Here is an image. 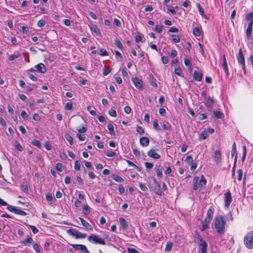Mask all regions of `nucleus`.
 I'll use <instances>...</instances> for the list:
<instances>
[{
	"instance_id": "23",
	"label": "nucleus",
	"mask_w": 253,
	"mask_h": 253,
	"mask_svg": "<svg viewBox=\"0 0 253 253\" xmlns=\"http://www.w3.org/2000/svg\"><path fill=\"white\" fill-rule=\"evenodd\" d=\"M111 177L115 181L118 182H123L124 181V180L121 177L116 174H112Z\"/></svg>"
},
{
	"instance_id": "25",
	"label": "nucleus",
	"mask_w": 253,
	"mask_h": 253,
	"mask_svg": "<svg viewBox=\"0 0 253 253\" xmlns=\"http://www.w3.org/2000/svg\"><path fill=\"white\" fill-rule=\"evenodd\" d=\"M90 29H91V31L92 32H94L95 34H96V35H98V36L100 35V33L99 30L96 25H92L90 27Z\"/></svg>"
},
{
	"instance_id": "14",
	"label": "nucleus",
	"mask_w": 253,
	"mask_h": 253,
	"mask_svg": "<svg viewBox=\"0 0 253 253\" xmlns=\"http://www.w3.org/2000/svg\"><path fill=\"white\" fill-rule=\"evenodd\" d=\"M32 243H33V240L32 238L29 235L27 236L26 238L24 240L21 241V244L25 246H29L30 244Z\"/></svg>"
},
{
	"instance_id": "17",
	"label": "nucleus",
	"mask_w": 253,
	"mask_h": 253,
	"mask_svg": "<svg viewBox=\"0 0 253 253\" xmlns=\"http://www.w3.org/2000/svg\"><path fill=\"white\" fill-rule=\"evenodd\" d=\"M79 219L81 221L82 225L87 230H92L93 228L92 226L88 223L82 217H79Z\"/></svg>"
},
{
	"instance_id": "24",
	"label": "nucleus",
	"mask_w": 253,
	"mask_h": 253,
	"mask_svg": "<svg viewBox=\"0 0 253 253\" xmlns=\"http://www.w3.org/2000/svg\"><path fill=\"white\" fill-rule=\"evenodd\" d=\"M215 117L217 119H222L224 117V114L220 111H215L213 112Z\"/></svg>"
},
{
	"instance_id": "63",
	"label": "nucleus",
	"mask_w": 253,
	"mask_h": 253,
	"mask_svg": "<svg viewBox=\"0 0 253 253\" xmlns=\"http://www.w3.org/2000/svg\"><path fill=\"white\" fill-rule=\"evenodd\" d=\"M21 115L24 120H27L28 118V115L25 111L21 112Z\"/></svg>"
},
{
	"instance_id": "10",
	"label": "nucleus",
	"mask_w": 253,
	"mask_h": 253,
	"mask_svg": "<svg viewBox=\"0 0 253 253\" xmlns=\"http://www.w3.org/2000/svg\"><path fill=\"white\" fill-rule=\"evenodd\" d=\"M155 182V185L153 187V189L155 192V193L158 195L161 196L163 195V192L162 191L161 189V186L160 184L156 182L155 180H154Z\"/></svg>"
},
{
	"instance_id": "45",
	"label": "nucleus",
	"mask_w": 253,
	"mask_h": 253,
	"mask_svg": "<svg viewBox=\"0 0 253 253\" xmlns=\"http://www.w3.org/2000/svg\"><path fill=\"white\" fill-rule=\"evenodd\" d=\"M90 212V209L88 206L85 205L83 210V213L84 215H87Z\"/></svg>"
},
{
	"instance_id": "34",
	"label": "nucleus",
	"mask_w": 253,
	"mask_h": 253,
	"mask_svg": "<svg viewBox=\"0 0 253 253\" xmlns=\"http://www.w3.org/2000/svg\"><path fill=\"white\" fill-rule=\"evenodd\" d=\"M108 128L109 130V132L111 135H115V132L114 131V126L112 124H110L108 125Z\"/></svg>"
},
{
	"instance_id": "19",
	"label": "nucleus",
	"mask_w": 253,
	"mask_h": 253,
	"mask_svg": "<svg viewBox=\"0 0 253 253\" xmlns=\"http://www.w3.org/2000/svg\"><path fill=\"white\" fill-rule=\"evenodd\" d=\"M202 73L198 71H195L193 73V78L197 81H201L202 79Z\"/></svg>"
},
{
	"instance_id": "32",
	"label": "nucleus",
	"mask_w": 253,
	"mask_h": 253,
	"mask_svg": "<svg viewBox=\"0 0 253 253\" xmlns=\"http://www.w3.org/2000/svg\"><path fill=\"white\" fill-rule=\"evenodd\" d=\"M214 103V101L212 98L209 97V100H207L205 103V105L208 107H211V105Z\"/></svg>"
},
{
	"instance_id": "21",
	"label": "nucleus",
	"mask_w": 253,
	"mask_h": 253,
	"mask_svg": "<svg viewBox=\"0 0 253 253\" xmlns=\"http://www.w3.org/2000/svg\"><path fill=\"white\" fill-rule=\"evenodd\" d=\"M223 69L224 71V72L226 73L227 75H228L229 72H228V66H227V63L226 61L225 56L224 55L223 57Z\"/></svg>"
},
{
	"instance_id": "53",
	"label": "nucleus",
	"mask_w": 253,
	"mask_h": 253,
	"mask_svg": "<svg viewBox=\"0 0 253 253\" xmlns=\"http://www.w3.org/2000/svg\"><path fill=\"white\" fill-rule=\"evenodd\" d=\"M174 73L178 76H180L182 74V70L180 67L176 68L174 70Z\"/></svg>"
},
{
	"instance_id": "42",
	"label": "nucleus",
	"mask_w": 253,
	"mask_h": 253,
	"mask_svg": "<svg viewBox=\"0 0 253 253\" xmlns=\"http://www.w3.org/2000/svg\"><path fill=\"white\" fill-rule=\"evenodd\" d=\"M31 143L34 145V146H37V147L38 148H41V142L40 141L38 140H36V139H34L33 140Z\"/></svg>"
},
{
	"instance_id": "60",
	"label": "nucleus",
	"mask_w": 253,
	"mask_h": 253,
	"mask_svg": "<svg viewBox=\"0 0 253 253\" xmlns=\"http://www.w3.org/2000/svg\"><path fill=\"white\" fill-rule=\"evenodd\" d=\"M185 161L187 163H192L193 162V158L191 155H189L187 156Z\"/></svg>"
},
{
	"instance_id": "35",
	"label": "nucleus",
	"mask_w": 253,
	"mask_h": 253,
	"mask_svg": "<svg viewBox=\"0 0 253 253\" xmlns=\"http://www.w3.org/2000/svg\"><path fill=\"white\" fill-rule=\"evenodd\" d=\"M115 42L116 45L118 46V47L120 49H121V50L123 49L124 46H123L122 42L118 39H115Z\"/></svg>"
},
{
	"instance_id": "59",
	"label": "nucleus",
	"mask_w": 253,
	"mask_h": 253,
	"mask_svg": "<svg viewBox=\"0 0 253 253\" xmlns=\"http://www.w3.org/2000/svg\"><path fill=\"white\" fill-rule=\"evenodd\" d=\"M20 54H12L10 56H9L8 59L10 61H12L18 57Z\"/></svg>"
},
{
	"instance_id": "56",
	"label": "nucleus",
	"mask_w": 253,
	"mask_h": 253,
	"mask_svg": "<svg viewBox=\"0 0 253 253\" xmlns=\"http://www.w3.org/2000/svg\"><path fill=\"white\" fill-rule=\"evenodd\" d=\"M127 251L128 253H139V252L134 248H128Z\"/></svg>"
},
{
	"instance_id": "20",
	"label": "nucleus",
	"mask_w": 253,
	"mask_h": 253,
	"mask_svg": "<svg viewBox=\"0 0 253 253\" xmlns=\"http://www.w3.org/2000/svg\"><path fill=\"white\" fill-rule=\"evenodd\" d=\"M231 154V156L232 157L235 156L234 162H235V163H237V150H236V145L235 143H234L233 145H232V148Z\"/></svg>"
},
{
	"instance_id": "28",
	"label": "nucleus",
	"mask_w": 253,
	"mask_h": 253,
	"mask_svg": "<svg viewBox=\"0 0 253 253\" xmlns=\"http://www.w3.org/2000/svg\"><path fill=\"white\" fill-rule=\"evenodd\" d=\"M184 63L185 66L187 67L192 66V64L189 60V57L188 55H185L184 58Z\"/></svg>"
},
{
	"instance_id": "4",
	"label": "nucleus",
	"mask_w": 253,
	"mask_h": 253,
	"mask_svg": "<svg viewBox=\"0 0 253 253\" xmlns=\"http://www.w3.org/2000/svg\"><path fill=\"white\" fill-rule=\"evenodd\" d=\"M67 232L70 235L74 236L76 239H83L86 236L85 234L81 233L74 228H70L67 230Z\"/></svg>"
},
{
	"instance_id": "27",
	"label": "nucleus",
	"mask_w": 253,
	"mask_h": 253,
	"mask_svg": "<svg viewBox=\"0 0 253 253\" xmlns=\"http://www.w3.org/2000/svg\"><path fill=\"white\" fill-rule=\"evenodd\" d=\"M65 138H66V139L69 142L70 144V145H73V143H74V141H73V137L71 136V135H70L69 133H66L65 134Z\"/></svg>"
},
{
	"instance_id": "9",
	"label": "nucleus",
	"mask_w": 253,
	"mask_h": 253,
	"mask_svg": "<svg viewBox=\"0 0 253 253\" xmlns=\"http://www.w3.org/2000/svg\"><path fill=\"white\" fill-rule=\"evenodd\" d=\"M214 162L216 164H219L221 162V154L219 150L214 152Z\"/></svg>"
},
{
	"instance_id": "64",
	"label": "nucleus",
	"mask_w": 253,
	"mask_h": 253,
	"mask_svg": "<svg viewBox=\"0 0 253 253\" xmlns=\"http://www.w3.org/2000/svg\"><path fill=\"white\" fill-rule=\"evenodd\" d=\"M87 127L83 126L82 128L77 129V130L80 133H84L87 131Z\"/></svg>"
},
{
	"instance_id": "44",
	"label": "nucleus",
	"mask_w": 253,
	"mask_h": 253,
	"mask_svg": "<svg viewBox=\"0 0 253 253\" xmlns=\"http://www.w3.org/2000/svg\"><path fill=\"white\" fill-rule=\"evenodd\" d=\"M74 168L77 170H80L81 169V164L78 160H76L75 162Z\"/></svg>"
},
{
	"instance_id": "29",
	"label": "nucleus",
	"mask_w": 253,
	"mask_h": 253,
	"mask_svg": "<svg viewBox=\"0 0 253 253\" xmlns=\"http://www.w3.org/2000/svg\"><path fill=\"white\" fill-rule=\"evenodd\" d=\"M162 170L163 168L161 166H159L158 167H157L156 170V174L160 178L162 177L163 176Z\"/></svg>"
},
{
	"instance_id": "16",
	"label": "nucleus",
	"mask_w": 253,
	"mask_h": 253,
	"mask_svg": "<svg viewBox=\"0 0 253 253\" xmlns=\"http://www.w3.org/2000/svg\"><path fill=\"white\" fill-rule=\"evenodd\" d=\"M140 145L143 147H146L149 145L150 141L147 137H142L139 139Z\"/></svg>"
},
{
	"instance_id": "55",
	"label": "nucleus",
	"mask_w": 253,
	"mask_h": 253,
	"mask_svg": "<svg viewBox=\"0 0 253 253\" xmlns=\"http://www.w3.org/2000/svg\"><path fill=\"white\" fill-rule=\"evenodd\" d=\"M28 226L34 234H36L38 232L39 230L35 226L31 225H29Z\"/></svg>"
},
{
	"instance_id": "37",
	"label": "nucleus",
	"mask_w": 253,
	"mask_h": 253,
	"mask_svg": "<svg viewBox=\"0 0 253 253\" xmlns=\"http://www.w3.org/2000/svg\"><path fill=\"white\" fill-rule=\"evenodd\" d=\"M14 146L19 151L21 152L23 150V148L21 145L17 141L15 142Z\"/></svg>"
},
{
	"instance_id": "12",
	"label": "nucleus",
	"mask_w": 253,
	"mask_h": 253,
	"mask_svg": "<svg viewBox=\"0 0 253 253\" xmlns=\"http://www.w3.org/2000/svg\"><path fill=\"white\" fill-rule=\"evenodd\" d=\"M253 22L250 21L246 30V36L248 39H250L252 34Z\"/></svg>"
},
{
	"instance_id": "39",
	"label": "nucleus",
	"mask_w": 253,
	"mask_h": 253,
	"mask_svg": "<svg viewBox=\"0 0 253 253\" xmlns=\"http://www.w3.org/2000/svg\"><path fill=\"white\" fill-rule=\"evenodd\" d=\"M136 130L140 135L143 134L145 132L144 129H143V128L141 126H136Z\"/></svg>"
},
{
	"instance_id": "1",
	"label": "nucleus",
	"mask_w": 253,
	"mask_h": 253,
	"mask_svg": "<svg viewBox=\"0 0 253 253\" xmlns=\"http://www.w3.org/2000/svg\"><path fill=\"white\" fill-rule=\"evenodd\" d=\"M214 226L217 232L219 234H224L225 232V220L221 215L216 216L214 219Z\"/></svg>"
},
{
	"instance_id": "26",
	"label": "nucleus",
	"mask_w": 253,
	"mask_h": 253,
	"mask_svg": "<svg viewBox=\"0 0 253 253\" xmlns=\"http://www.w3.org/2000/svg\"><path fill=\"white\" fill-rule=\"evenodd\" d=\"M196 5H197V8L198 9V10H199L200 14L203 17H204L207 18V16L205 14V11H204V9L202 8L200 4L199 3H197Z\"/></svg>"
},
{
	"instance_id": "8",
	"label": "nucleus",
	"mask_w": 253,
	"mask_h": 253,
	"mask_svg": "<svg viewBox=\"0 0 253 253\" xmlns=\"http://www.w3.org/2000/svg\"><path fill=\"white\" fill-rule=\"evenodd\" d=\"M132 81L137 88L140 89L142 88L143 82L141 80L139 79L137 77H135L132 79Z\"/></svg>"
},
{
	"instance_id": "30",
	"label": "nucleus",
	"mask_w": 253,
	"mask_h": 253,
	"mask_svg": "<svg viewBox=\"0 0 253 253\" xmlns=\"http://www.w3.org/2000/svg\"><path fill=\"white\" fill-rule=\"evenodd\" d=\"M208 137V132L205 130H203L199 136L200 140H204L206 139Z\"/></svg>"
},
{
	"instance_id": "50",
	"label": "nucleus",
	"mask_w": 253,
	"mask_h": 253,
	"mask_svg": "<svg viewBox=\"0 0 253 253\" xmlns=\"http://www.w3.org/2000/svg\"><path fill=\"white\" fill-rule=\"evenodd\" d=\"M46 22L43 19H41L38 21L37 26L39 27H42L45 25Z\"/></svg>"
},
{
	"instance_id": "11",
	"label": "nucleus",
	"mask_w": 253,
	"mask_h": 253,
	"mask_svg": "<svg viewBox=\"0 0 253 253\" xmlns=\"http://www.w3.org/2000/svg\"><path fill=\"white\" fill-rule=\"evenodd\" d=\"M147 154L149 157L152 158L154 159H159L161 158V156L156 153L155 150H154L153 149L150 150L148 153Z\"/></svg>"
},
{
	"instance_id": "13",
	"label": "nucleus",
	"mask_w": 253,
	"mask_h": 253,
	"mask_svg": "<svg viewBox=\"0 0 253 253\" xmlns=\"http://www.w3.org/2000/svg\"><path fill=\"white\" fill-rule=\"evenodd\" d=\"M237 60L240 64L245 63L244 55L241 48L239 49V53L237 55Z\"/></svg>"
},
{
	"instance_id": "46",
	"label": "nucleus",
	"mask_w": 253,
	"mask_h": 253,
	"mask_svg": "<svg viewBox=\"0 0 253 253\" xmlns=\"http://www.w3.org/2000/svg\"><path fill=\"white\" fill-rule=\"evenodd\" d=\"M56 169L59 171H62L63 170V166L61 163H58L56 165Z\"/></svg>"
},
{
	"instance_id": "33",
	"label": "nucleus",
	"mask_w": 253,
	"mask_h": 253,
	"mask_svg": "<svg viewBox=\"0 0 253 253\" xmlns=\"http://www.w3.org/2000/svg\"><path fill=\"white\" fill-rule=\"evenodd\" d=\"M214 212V209L212 207H211L207 211V216L212 218Z\"/></svg>"
},
{
	"instance_id": "61",
	"label": "nucleus",
	"mask_w": 253,
	"mask_h": 253,
	"mask_svg": "<svg viewBox=\"0 0 253 253\" xmlns=\"http://www.w3.org/2000/svg\"><path fill=\"white\" fill-rule=\"evenodd\" d=\"M139 186L140 189L141 190H142L143 191L145 192L148 190V188H147V187L144 184H143L142 183H140Z\"/></svg>"
},
{
	"instance_id": "15",
	"label": "nucleus",
	"mask_w": 253,
	"mask_h": 253,
	"mask_svg": "<svg viewBox=\"0 0 253 253\" xmlns=\"http://www.w3.org/2000/svg\"><path fill=\"white\" fill-rule=\"evenodd\" d=\"M201 243L200 244L201 246L200 253H207V247L208 244L203 239L202 241H200Z\"/></svg>"
},
{
	"instance_id": "2",
	"label": "nucleus",
	"mask_w": 253,
	"mask_h": 253,
	"mask_svg": "<svg viewBox=\"0 0 253 253\" xmlns=\"http://www.w3.org/2000/svg\"><path fill=\"white\" fill-rule=\"evenodd\" d=\"M207 183V180L203 175H202L201 178L199 180L198 176H195L193 178V189L197 190L198 188H202Z\"/></svg>"
},
{
	"instance_id": "18",
	"label": "nucleus",
	"mask_w": 253,
	"mask_h": 253,
	"mask_svg": "<svg viewBox=\"0 0 253 253\" xmlns=\"http://www.w3.org/2000/svg\"><path fill=\"white\" fill-rule=\"evenodd\" d=\"M37 70L42 73H44L46 72L45 65L42 63H40L35 66Z\"/></svg>"
},
{
	"instance_id": "3",
	"label": "nucleus",
	"mask_w": 253,
	"mask_h": 253,
	"mask_svg": "<svg viewBox=\"0 0 253 253\" xmlns=\"http://www.w3.org/2000/svg\"><path fill=\"white\" fill-rule=\"evenodd\" d=\"M244 242L247 248L253 249V231H250L246 235L244 238Z\"/></svg>"
},
{
	"instance_id": "49",
	"label": "nucleus",
	"mask_w": 253,
	"mask_h": 253,
	"mask_svg": "<svg viewBox=\"0 0 253 253\" xmlns=\"http://www.w3.org/2000/svg\"><path fill=\"white\" fill-rule=\"evenodd\" d=\"M209 224V223H208L204 221H202V227L201 228V230L203 231L205 230L208 227Z\"/></svg>"
},
{
	"instance_id": "58",
	"label": "nucleus",
	"mask_w": 253,
	"mask_h": 253,
	"mask_svg": "<svg viewBox=\"0 0 253 253\" xmlns=\"http://www.w3.org/2000/svg\"><path fill=\"white\" fill-rule=\"evenodd\" d=\"M163 28L164 27L162 25H157L155 26L156 31L158 33H161L162 31Z\"/></svg>"
},
{
	"instance_id": "6",
	"label": "nucleus",
	"mask_w": 253,
	"mask_h": 253,
	"mask_svg": "<svg viewBox=\"0 0 253 253\" xmlns=\"http://www.w3.org/2000/svg\"><path fill=\"white\" fill-rule=\"evenodd\" d=\"M224 196L225 208L227 209L229 208V206L232 201L231 192L230 191H227L224 194Z\"/></svg>"
},
{
	"instance_id": "51",
	"label": "nucleus",
	"mask_w": 253,
	"mask_h": 253,
	"mask_svg": "<svg viewBox=\"0 0 253 253\" xmlns=\"http://www.w3.org/2000/svg\"><path fill=\"white\" fill-rule=\"evenodd\" d=\"M99 51H100L99 55H100L101 56H107V55H108V52L104 48H101L100 49Z\"/></svg>"
},
{
	"instance_id": "7",
	"label": "nucleus",
	"mask_w": 253,
	"mask_h": 253,
	"mask_svg": "<svg viewBox=\"0 0 253 253\" xmlns=\"http://www.w3.org/2000/svg\"><path fill=\"white\" fill-rule=\"evenodd\" d=\"M76 250H81L84 253H89L85 246L82 244H70Z\"/></svg>"
},
{
	"instance_id": "43",
	"label": "nucleus",
	"mask_w": 253,
	"mask_h": 253,
	"mask_svg": "<svg viewBox=\"0 0 253 253\" xmlns=\"http://www.w3.org/2000/svg\"><path fill=\"white\" fill-rule=\"evenodd\" d=\"M171 37H172V40L173 42H174L175 43L179 42L180 38L178 36L176 35H172Z\"/></svg>"
},
{
	"instance_id": "38",
	"label": "nucleus",
	"mask_w": 253,
	"mask_h": 253,
	"mask_svg": "<svg viewBox=\"0 0 253 253\" xmlns=\"http://www.w3.org/2000/svg\"><path fill=\"white\" fill-rule=\"evenodd\" d=\"M33 248L34 250L36 251V253H42L40 250V247L37 243H34Z\"/></svg>"
},
{
	"instance_id": "52",
	"label": "nucleus",
	"mask_w": 253,
	"mask_h": 253,
	"mask_svg": "<svg viewBox=\"0 0 253 253\" xmlns=\"http://www.w3.org/2000/svg\"><path fill=\"white\" fill-rule=\"evenodd\" d=\"M7 206L6 207L7 210H8L9 211H10L11 212H13L15 213V210H16L15 207H14L12 206H11V205H9L8 204Z\"/></svg>"
},
{
	"instance_id": "54",
	"label": "nucleus",
	"mask_w": 253,
	"mask_h": 253,
	"mask_svg": "<svg viewBox=\"0 0 253 253\" xmlns=\"http://www.w3.org/2000/svg\"><path fill=\"white\" fill-rule=\"evenodd\" d=\"M46 199L49 202L53 200V197L51 193H47L46 195Z\"/></svg>"
},
{
	"instance_id": "47",
	"label": "nucleus",
	"mask_w": 253,
	"mask_h": 253,
	"mask_svg": "<svg viewBox=\"0 0 253 253\" xmlns=\"http://www.w3.org/2000/svg\"><path fill=\"white\" fill-rule=\"evenodd\" d=\"M172 247V243H171L170 242H169L167 244L165 251H170L171 250Z\"/></svg>"
},
{
	"instance_id": "31",
	"label": "nucleus",
	"mask_w": 253,
	"mask_h": 253,
	"mask_svg": "<svg viewBox=\"0 0 253 253\" xmlns=\"http://www.w3.org/2000/svg\"><path fill=\"white\" fill-rule=\"evenodd\" d=\"M193 34L196 37H199L201 35V30L199 27H195L193 29Z\"/></svg>"
},
{
	"instance_id": "57",
	"label": "nucleus",
	"mask_w": 253,
	"mask_h": 253,
	"mask_svg": "<svg viewBox=\"0 0 253 253\" xmlns=\"http://www.w3.org/2000/svg\"><path fill=\"white\" fill-rule=\"evenodd\" d=\"M243 171L242 169H240L238 170V179L241 181L242 179Z\"/></svg>"
},
{
	"instance_id": "41",
	"label": "nucleus",
	"mask_w": 253,
	"mask_h": 253,
	"mask_svg": "<svg viewBox=\"0 0 253 253\" xmlns=\"http://www.w3.org/2000/svg\"><path fill=\"white\" fill-rule=\"evenodd\" d=\"M73 108V103L72 102H67L65 106V109L66 110H71Z\"/></svg>"
},
{
	"instance_id": "62",
	"label": "nucleus",
	"mask_w": 253,
	"mask_h": 253,
	"mask_svg": "<svg viewBox=\"0 0 253 253\" xmlns=\"http://www.w3.org/2000/svg\"><path fill=\"white\" fill-rule=\"evenodd\" d=\"M91 106H88L87 107V111L89 112L90 114L92 116H95L96 115V112L94 110H91Z\"/></svg>"
},
{
	"instance_id": "40",
	"label": "nucleus",
	"mask_w": 253,
	"mask_h": 253,
	"mask_svg": "<svg viewBox=\"0 0 253 253\" xmlns=\"http://www.w3.org/2000/svg\"><path fill=\"white\" fill-rule=\"evenodd\" d=\"M15 213H16V214H18L19 215H21L23 216H25L27 214V213L26 212H25L24 211H23L21 210L17 209V208H16Z\"/></svg>"
},
{
	"instance_id": "5",
	"label": "nucleus",
	"mask_w": 253,
	"mask_h": 253,
	"mask_svg": "<svg viewBox=\"0 0 253 253\" xmlns=\"http://www.w3.org/2000/svg\"><path fill=\"white\" fill-rule=\"evenodd\" d=\"M88 240L90 242H92L94 244H98L101 245H105L106 242L104 241V239L99 237L98 236L91 234L88 237Z\"/></svg>"
},
{
	"instance_id": "36",
	"label": "nucleus",
	"mask_w": 253,
	"mask_h": 253,
	"mask_svg": "<svg viewBox=\"0 0 253 253\" xmlns=\"http://www.w3.org/2000/svg\"><path fill=\"white\" fill-rule=\"evenodd\" d=\"M153 127L155 130H158V131L161 130V128L159 125L158 121L157 120H155L153 121Z\"/></svg>"
},
{
	"instance_id": "22",
	"label": "nucleus",
	"mask_w": 253,
	"mask_h": 253,
	"mask_svg": "<svg viewBox=\"0 0 253 253\" xmlns=\"http://www.w3.org/2000/svg\"><path fill=\"white\" fill-rule=\"evenodd\" d=\"M121 225L122 226L123 229H127L128 227V224L126 220L123 217H120L119 218Z\"/></svg>"
},
{
	"instance_id": "48",
	"label": "nucleus",
	"mask_w": 253,
	"mask_h": 253,
	"mask_svg": "<svg viewBox=\"0 0 253 253\" xmlns=\"http://www.w3.org/2000/svg\"><path fill=\"white\" fill-rule=\"evenodd\" d=\"M108 113L109 115L112 117H116L117 113L116 111L113 109H110L108 111Z\"/></svg>"
}]
</instances>
